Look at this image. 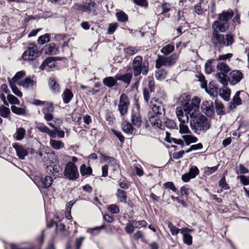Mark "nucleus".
Returning a JSON list of instances; mask_svg holds the SVG:
<instances>
[{"label":"nucleus","mask_w":249,"mask_h":249,"mask_svg":"<svg viewBox=\"0 0 249 249\" xmlns=\"http://www.w3.org/2000/svg\"><path fill=\"white\" fill-rule=\"evenodd\" d=\"M192 108L188 111L191 129L198 135L201 132H206L211 127L210 122L205 116L198 112L199 107L195 106Z\"/></svg>","instance_id":"obj_1"},{"label":"nucleus","mask_w":249,"mask_h":249,"mask_svg":"<svg viewBox=\"0 0 249 249\" xmlns=\"http://www.w3.org/2000/svg\"><path fill=\"white\" fill-rule=\"evenodd\" d=\"M212 42L215 48H220L224 46H231L234 42V36L231 33L226 35L220 34L218 31H213Z\"/></svg>","instance_id":"obj_2"},{"label":"nucleus","mask_w":249,"mask_h":249,"mask_svg":"<svg viewBox=\"0 0 249 249\" xmlns=\"http://www.w3.org/2000/svg\"><path fill=\"white\" fill-rule=\"evenodd\" d=\"M132 69L135 77H137L142 74L146 75L149 71V62L141 55L136 56L132 62Z\"/></svg>","instance_id":"obj_3"},{"label":"nucleus","mask_w":249,"mask_h":249,"mask_svg":"<svg viewBox=\"0 0 249 249\" xmlns=\"http://www.w3.org/2000/svg\"><path fill=\"white\" fill-rule=\"evenodd\" d=\"M190 98V96L186 93L182 94L178 98V101L181 103L184 111H187V113H189L188 111L191 110L195 106L198 107H199L200 100L199 98L195 97L191 101Z\"/></svg>","instance_id":"obj_4"},{"label":"nucleus","mask_w":249,"mask_h":249,"mask_svg":"<svg viewBox=\"0 0 249 249\" xmlns=\"http://www.w3.org/2000/svg\"><path fill=\"white\" fill-rule=\"evenodd\" d=\"M217 72L216 74V77L219 82L224 86L228 85L227 79L228 73L230 71L229 66L224 62H218L216 65Z\"/></svg>","instance_id":"obj_5"},{"label":"nucleus","mask_w":249,"mask_h":249,"mask_svg":"<svg viewBox=\"0 0 249 249\" xmlns=\"http://www.w3.org/2000/svg\"><path fill=\"white\" fill-rule=\"evenodd\" d=\"M178 58V55L176 53H173L168 57L159 55L156 61V68L160 69L162 66L170 67L176 64Z\"/></svg>","instance_id":"obj_6"},{"label":"nucleus","mask_w":249,"mask_h":249,"mask_svg":"<svg viewBox=\"0 0 249 249\" xmlns=\"http://www.w3.org/2000/svg\"><path fill=\"white\" fill-rule=\"evenodd\" d=\"M63 174L64 177L70 180H75L79 177L77 167L71 161L66 164Z\"/></svg>","instance_id":"obj_7"},{"label":"nucleus","mask_w":249,"mask_h":249,"mask_svg":"<svg viewBox=\"0 0 249 249\" xmlns=\"http://www.w3.org/2000/svg\"><path fill=\"white\" fill-rule=\"evenodd\" d=\"M34 181L39 188L48 189L53 184V179L51 176H46L44 177L36 176Z\"/></svg>","instance_id":"obj_8"},{"label":"nucleus","mask_w":249,"mask_h":249,"mask_svg":"<svg viewBox=\"0 0 249 249\" xmlns=\"http://www.w3.org/2000/svg\"><path fill=\"white\" fill-rule=\"evenodd\" d=\"M39 55V52L37 50L36 46L35 43H30L27 49L23 53L22 58L23 60H34Z\"/></svg>","instance_id":"obj_9"},{"label":"nucleus","mask_w":249,"mask_h":249,"mask_svg":"<svg viewBox=\"0 0 249 249\" xmlns=\"http://www.w3.org/2000/svg\"><path fill=\"white\" fill-rule=\"evenodd\" d=\"M130 102L128 98L125 94H122L119 99L118 110L122 116H124L127 113Z\"/></svg>","instance_id":"obj_10"},{"label":"nucleus","mask_w":249,"mask_h":249,"mask_svg":"<svg viewBox=\"0 0 249 249\" xmlns=\"http://www.w3.org/2000/svg\"><path fill=\"white\" fill-rule=\"evenodd\" d=\"M75 7L78 10L83 12L90 13L96 11V3L92 0L84 2L83 4H77Z\"/></svg>","instance_id":"obj_11"},{"label":"nucleus","mask_w":249,"mask_h":249,"mask_svg":"<svg viewBox=\"0 0 249 249\" xmlns=\"http://www.w3.org/2000/svg\"><path fill=\"white\" fill-rule=\"evenodd\" d=\"M176 113L179 121V124H188L190 119V114L187 113V111H184L181 107L176 108Z\"/></svg>","instance_id":"obj_12"},{"label":"nucleus","mask_w":249,"mask_h":249,"mask_svg":"<svg viewBox=\"0 0 249 249\" xmlns=\"http://www.w3.org/2000/svg\"><path fill=\"white\" fill-rule=\"evenodd\" d=\"M201 109L203 113L208 116L214 114V107L213 102L211 101H203L201 105Z\"/></svg>","instance_id":"obj_13"},{"label":"nucleus","mask_w":249,"mask_h":249,"mask_svg":"<svg viewBox=\"0 0 249 249\" xmlns=\"http://www.w3.org/2000/svg\"><path fill=\"white\" fill-rule=\"evenodd\" d=\"M62 167L57 164L51 165L47 166V172L52 175L54 178L58 177L62 172Z\"/></svg>","instance_id":"obj_14"},{"label":"nucleus","mask_w":249,"mask_h":249,"mask_svg":"<svg viewBox=\"0 0 249 249\" xmlns=\"http://www.w3.org/2000/svg\"><path fill=\"white\" fill-rule=\"evenodd\" d=\"M131 122L134 126L137 128H140L142 124V119L138 109L137 111L134 110L132 111L131 115Z\"/></svg>","instance_id":"obj_15"},{"label":"nucleus","mask_w":249,"mask_h":249,"mask_svg":"<svg viewBox=\"0 0 249 249\" xmlns=\"http://www.w3.org/2000/svg\"><path fill=\"white\" fill-rule=\"evenodd\" d=\"M230 23L222 21L219 19L213 22L212 25V28L213 30L219 31L220 32H225L229 28Z\"/></svg>","instance_id":"obj_16"},{"label":"nucleus","mask_w":249,"mask_h":249,"mask_svg":"<svg viewBox=\"0 0 249 249\" xmlns=\"http://www.w3.org/2000/svg\"><path fill=\"white\" fill-rule=\"evenodd\" d=\"M230 83L234 85L239 83L243 78V73L239 71L234 70L230 73Z\"/></svg>","instance_id":"obj_17"},{"label":"nucleus","mask_w":249,"mask_h":249,"mask_svg":"<svg viewBox=\"0 0 249 249\" xmlns=\"http://www.w3.org/2000/svg\"><path fill=\"white\" fill-rule=\"evenodd\" d=\"M13 147L15 149L17 155L21 160L24 159L25 157L28 155L27 149L24 148L22 145H19L18 143L13 144Z\"/></svg>","instance_id":"obj_18"},{"label":"nucleus","mask_w":249,"mask_h":249,"mask_svg":"<svg viewBox=\"0 0 249 249\" xmlns=\"http://www.w3.org/2000/svg\"><path fill=\"white\" fill-rule=\"evenodd\" d=\"M234 16L233 11H223L222 13L218 14V19L229 23V20Z\"/></svg>","instance_id":"obj_19"},{"label":"nucleus","mask_w":249,"mask_h":249,"mask_svg":"<svg viewBox=\"0 0 249 249\" xmlns=\"http://www.w3.org/2000/svg\"><path fill=\"white\" fill-rule=\"evenodd\" d=\"M133 74L132 73H127L124 74H117L115 78L117 80L122 81L127 85H129L131 82Z\"/></svg>","instance_id":"obj_20"},{"label":"nucleus","mask_w":249,"mask_h":249,"mask_svg":"<svg viewBox=\"0 0 249 249\" xmlns=\"http://www.w3.org/2000/svg\"><path fill=\"white\" fill-rule=\"evenodd\" d=\"M132 125L129 121H125L122 125L123 131L128 135H133L135 128Z\"/></svg>","instance_id":"obj_21"},{"label":"nucleus","mask_w":249,"mask_h":249,"mask_svg":"<svg viewBox=\"0 0 249 249\" xmlns=\"http://www.w3.org/2000/svg\"><path fill=\"white\" fill-rule=\"evenodd\" d=\"M18 84L25 89H28L32 88L34 85H35L36 82L31 78L30 77H27L24 80L20 81Z\"/></svg>","instance_id":"obj_22"},{"label":"nucleus","mask_w":249,"mask_h":249,"mask_svg":"<svg viewBox=\"0 0 249 249\" xmlns=\"http://www.w3.org/2000/svg\"><path fill=\"white\" fill-rule=\"evenodd\" d=\"M44 50L46 54L55 55L56 54L58 49L56 47L54 43H51L45 46Z\"/></svg>","instance_id":"obj_23"},{"label":"nucleus","mask_w":249,"mask_h":249,"mask_svg":"<svg viewBox=\"0 0 249 249\" xmlns=\"http://www.w3.org/2000/svg\"><path fill=\"white\" fill-rule=\"evenodd\" d=\"M117 80L115 77L114 78L111 76L107 77L103 79V83L107 87L112 88L117 84Z\"/></svg>","instance_id":"obj_24"},{"label":"nucleus","mask_w":249,"mask_h":249,"mask_svg":"<svg viewBox=\"0 0 249 249\" xmlns=\"http://www.w3.org/2000/svg\"><path fill=\"white\" fill-rule=\"evenodd\" d=\"M49 87L52 90L56 93L59 92V86L55 78H50L49 80Z\"/></svg>","instance_id":"obj_25"},{"label":"nucleus","mask_w":249,"mask_h":249,"mask_svg":"<svg viewBox=\"0 0 249 249\" xmlns=\"http://www.w3.org/2000/svg\"><path fill=\"white\" fill-rule=\"evenodd\" d=\"M63 102L65 104H68L73 98V94L70 89H66L62 94Z\"/></svg>","instance_id":"obj_26"},{"label":"nucleus","mask_w":249,"mask_h":249,"mask_svg":"<svg viewBox=\"0 0 249 249\" xmlns=\"http://www.w3.org/2000/svg\"><path fill=\"white\" fill-rule=\"evenodd\" d=\"M215 61V59H209L205 64V71L206 73L210 74L214 70V65L213 63Z\"/></svg>","instance_id":"obj_27"},{"label":"nucleus","mask_w":249,"mask_h":249,"mask_svg":"<svg viewBox=\"0 0 249 249\" xmlns=\"http://www.w3.org/2000/svg\"><path fill=\"white\" fill-rule=\"evenodd\" d=\"M54 57H52L47 58L45 60L40 66L39 69L41 70H44L46 66H48L49 68H52L54 66Z\"/></svg>","instance_id":"obj_28"},{"label":"nucleus","mask_w":249,"mask_h":249,"mask_svg":"<svg viewBox=\"0 0 249 249\" xmlns=\"http://www.w3.org/2000/svg\"><path fill=\"white\" fill-rule=\"evenodd\" d=\"M25 133L26 130L24 128H18L14 135V138L17 141H21L24 138Z\"/></svg>","instance_id":"obj_29"},{"label":"nucleus","mask_w":249,"mask_h":249,"mask_svg":"<svg viewBox=\"0 0 249 249\" xmlns=\"http://www.w3.org/2000/svg\"><path fill=\"white\" fill-rule=\"evenodd\" d=\"M116 196L119 202L124 203L126 202L127 196L124 191L118 189L117 191Z\"/></svg>","instance_id":"obj_30"},{"label":"nucleus","mask_w":249,"mask_h":249,"mask_svg":"<svg viewBox=\"0 0 249 249\" xmlns=\"http://www.w3.org/2000/svg\"><path fill=\"white\" fill-rule=\"evenodd\" d=\"M182 139L184 141L187 145H190L191 143L196 142L198 139L197 138L191 134H185L182 136Z\"/></svg>","instance_id":"obj_31"},{"label":"nucleus","mask_w":249,"mask_h":249,"mask_svg":"<svg viewBox=\"0 0 249 249\" xmlns=\"http://www.w3.org/2000/svg\"><path fill=\"white\" fill-rule=\"evenodd\" d=\"M50 144L53 148L56 150H59L64 147V143L61 141L51 139L50 141Z\"/></svg>","instance_id":"obj_32"},{"label":"nucleus","mask_w":249,"mask_h":249,"mask_svg":"<svg viewBox=\"0 0 249 249\" xmlns=\"http://www.w3.org/2000/svg\"><path fill=\"white\" fill-rule=\"evenodd\" d=\"M161 116H156L154 115H152L149 114V118H150L152 119H153L155 118L154 120H150L151 122V124L152 125L158 127V128H161L162 126V124H161V121L160 119V117Z\"/></svg>","instance_id":"obj_33"},{"label":"nucleus","mask_w":249,"mask_h":249,"mask_svg":"<svg viewBox=\"0 0 249 249\" xmlns=\"http://www.w3.org/2000/svg\"><path fill=\"white\" fill-rule=\"evenodd\" d=\"M80 171L82 176H89L92 174V170L91 167H87L83 164L80 166Z\"/></svg>","instance_id":"obj_34"},{"label":"nucleus","mask_w":249,"mask_h":249,"mask_svg":"<svg viewBox=\"0 0 249 249\" xmlns=\"http://www.w3.org/2000/svg\"><path fill=\"white\" fill-rule=\"evenodd\" d=\"M174 50V46L169 44L163 47L160 50V52L165 55H168L171 53Z\"/></svg>","instance_id":"obj_35"},{"label":"nucleus","mask_w":249,"mask_h":249,"mask_svg":"<svg viewBox=\"0 0 249 249\" xmlns=\"http://www.w3.org/2000/svg\"><path fill=\"white\" fill-rule=\"evenodd\" d=\"M105 161H106L109 166H112L114 169L119 167L118 160L114 158L106 157L105 158Z\"/></svg>","instance_id":"obj_36"},{"label":"nucleus","mask_w":249,"mask_h":249,"mask_svg":"<svg viewBox=\"0 0 249 249\" xmlns=\"http://www.w3.org/2000/svg\"><path fill=\"white\" fill-rule=\"evenodd\" d=\"M11 110L13 113L18 115H25L26 112V107H18L15 106H11Z\"/></svg>","instance_id":"obj_37"},{"label":"nucleus","mask_w":249,"mask_h":249,"mask_svg":"<svg viewBox=\"0 0 249 249\" xmlns=\"http://www.w3.org/2000/svg\"><path fill=\"white\" fill-rule=\"evenodd\" d=\"M164 110L162 107L156 105H153L152 107V110L156 116H161Z\"/></svg>","instance_id":"obj_38"},{"label":"nucleus","mask_w":249,"mask_h":249,"mask_svg":"<svg viewBox=\"0 0 249 249\" xmlns=\"http://www.w3.org/2000/svg\"><path fill=\"white\" fill-rule=\"evenodd\" d=\"M139 49L134 46H129L124 49V53L129 55H133L139 51Z\"/></svg>","instance_id":"obj_39"},{"label":"nucleus","mask_w":249,"mask_h":249,"mask_svg":"<svg viewBox=\"0 0 249 249\" xmlns=\"http://www.w3.org/2000/svg\"><path fill=\"white\" fill-rule=\"evenodd\" d=\"M167 72L163 69H160L155 72V76L159 80L164 79L167 75Z\"/></svg>","instance_id":"obj_40"},{"label":"nucleus","mask_w":249,"mask_h":249,"mask_svg":"<svg viewBox=\"0 0 249 249\" xmlns=\"http://www.w3.org/2000/svg\"><path fill=\"white\" fill-rule=\"evenodd\" d=\"M187 124H179V132L181 134H191L192 132L190 130Z\"/></svg>","instance_id":"obj_41"},{"label":"nucleus","mask_w":249,"mask_h":249,"mask_svg":"<svg viewBox=\"0 0 249 249\" xmlns=\"http://www.w3.org/2000/svg\"><path fill=\"white\" fill-rule=\"evenodd\" d=\"M116 16L119 21L124 22L128 20L127 15L122 11L117 12Z\"/></svg>","instance_id":"obj_42"},{"label":"nucleus","mask_w":249,"mask_h":249,"mask_svg":"<svg viewBox=\"0 0 249 249\" xmlns=\"http://www.w3.org/2000/svg\"><path fill=\"white\" fill-rule=\"evenodd\" d=\"M10 113V109L3 106H0V116L3 118H7Z\"/></svg>","instance_id":"obj_43"},{"label":"nucleus","mask_w":249,"mask_h":249,"mask_svg":"<svg viewBox=\"0 0 249 249\" xmlns=\"http://www.w3.org/2000/svg\"><path fill=\"white\" fill-rule=\"evenodd\" d=\"M215 105L217 114L218 115L224 114V112L223 111L224 106L222 103L216 100L215 101Z\"/></svg>","instance_id":"obj_44"},{"label":"nucleus","mask_w":249,"mask_h":249,"mask_svg":"<svg viewBox=\"0 0 249 249\" xmlns=\"http://www.w3.org/2000/svg\"><path fill=\"white\" fill-rule=\"evenodd\" d=\"M50 36L49 34H46L44 35L40 36L37 40V41L40 44H44L47 42L50 41Z\"/></svg>","instance_id":"obj_45"},{"label":"nucleus","mask_w":249,"mask_h":249,"mask_svg":"<svg viewBox=\"0 0 249 249\" xmlns=\"http://www.w3.org/2000/svg\"><path fill=\"white\" fill-rule=\"evenodd\" d=\"M168 227L171 233L173 235H177L179 232L180 229L177 228L170 222H168Z\"/></svg>","instance_id":"obj_46"},{"label":"nucleus","mask_w":249,"mask_h":249,"mask_svg":"<svg viewBox=\"0 0 249 249\" xmlns=\"http://www.w3.org/2000/svg\"><path fill=\"white\" fill-rule=\"evenodd\" d=\"M132 223L134 224L135 228L137 229H140L142 227H146L147 225V222L144 220L140 221L132 220Z\"/></svg>","instance_id":"obj_47"},{"label":"nucleus","mask_w":249,"mask_h":249,"mask_svg":"<svg viewBox=\"0 0 249 249\" xmlns=\"http://www.w3.org/2000/svg\"><path fill=\"white\" fill-rule=\"evenodd\" d=\"M10 88L12 90V92L16 95L18 97H21L22 96V92L18 89L17 86L12 84L11 81L9 82Z\"/></svg>","instance_id":"obj_48"},{"label":"nucleus","mask_w":249,"mask_h":249,"mask_svg":"<svg viewBox=\"0 0 249 249\" xmlns=\"http://www.w3.org/2000/svg\"><path fill=\"white\" fill-rule=\"evenodd\" d=\"M199 173V171L198 168L196 166H193L190 168L188 174L194 178L198 175Z\"/></svg>","instance_id":"obj_49"},{"label":"nucleus","mask_w":249,"mask_h":249,"mask_svg":"<svg viewBox=\"0 0 249 249\" xmlns=\"http://www.w3.org/2000/svg\"><path fill=\"white\" fill-rule=\"evenodd\" d=\"M7 100L11 104L19 105V101L18 99L12 94H8Z\"/></svg>","instance_id":"obj_50"},{"label":"nucleus","mask_w":249,"mask_h":249,"mask_svg":"<svg viewBox=\"0 0 249 249\" xmlns=\"http://www.w3.org/2000/svg\"><path fill=\"white\" fill-rule=\"evenodd\" d=\"M193 237L192 235L189 233L187 234H184L183 236V240L184 244L190 246L192 244Z\"/></svg>","instance_id":"obj_51"},{"label":"nucleus","mask_w":249,"mask_h":249,"mask_svg":"<svg viewBox=\"0 0 249 249\" xmlns=\"http://www.w3.org/2000/svg\"><path fill=\"white\" fill-rule=\"evenodd\" d=\"M105 228V225H103L99 227H94L89 229L88 231L93 235H96L100 232V231Z\"/></svg>","instance_id":"obj_52"},{"label":"nucleus","mask_w":249,"mask_h":249,"mask_svg":"<svg viewBox=\"0 0 249 249\" xmlns=\"http://www.w3.org/2000/svg\"><path fill=\"white\" fill-rule=\"evenodd\" d=\"M197 77L198 78V81L202 83L201 87L202 89H205V90L207 91V81L205 80V76L202 74H200L199 75L197 76Z\"/></svg>","instance_id":"obj_53"},{"label":"nucleus","mask_w":249,"mask_h":249,"mask_svg":"<svg viewBox=\"0 0 249 249\" xmlns=\"http://www.w3.org/2000/svg\"><path fill=\"white\" fill-rule=\"evenodd\" d=\"M25 75V72L23 71H21L17 72L15 76L12 78V80L14 82H16L20 79Z\"/></svg>","instance_id":"obj_54"},{"label":"nucleus","mask_w":249,"mask_h":249,"mask_svg":"<svg viewBox=\"0 0 249 249\" xmlns=\"http://www.w3.org/2000/svg\"><path fill=\"white\" fill-rule=\"evenodd\" d=\"M135 226L134 224L127 223L124 228L125 231L128 234H131L135 230Z\"/></svg>","instance_id":"obj_55"},{"label":"nucleus","mask_w":249,"mask_h":249,"mask_svg":"<svg viewBox=\"0 0 249 249\" xmlns=\"http://www.w3.org/2000/svg\"><path fill=\"white\" fill-rule=\"evenodd\" d=\"M108 210L113 214H117L120 212L118 207L116 204H111L108 206Z\"/></svg>","instance_id":"obj_56"},{"label":"nucleus","mask_w":249,"mask_h":249,"mask_svg":"<svg viewBox=\"0 0 249 249\" xmlns=\"http://www.w3.org/2000/svg\"><path fill=\"white\" fill-rule=\"evenodd\" d=\"M54 111V107L53 104H50L46 105L42 109L43 113H52Z\"/></svg>","instance_id":"obj_57"},{"label":"nucleus","mask_w":249,"mask_h":249,"mask_svg":"<svg viewBox=\"0 0 249 249\" xmlns=\"http://www.w3.org/2000/svg\"><path fill=\"white\" fill-rule=\"evenodd\" d=\"M164 124L165 126L169 128L174 129L177 127L176 123L172 120L167 119L164 122Z\"/></svg>","instance_id":"obj_58"},{"label":"nucleus","mask_w":249,"mask_h":249,"mask_svg":"<svg viewBox=\"0 0 249 249\" xmlns=\"http://www.w3.org/2000/svg\"><path fill=\"white\" fill-rule=\"evenodd\" d=\"M240 91H238L236 92L235 95L233 97L232 102L236 104L237 106H239L241 104V100L239 97Z\"/></svg>","instance_id":"obj_59"},{"label":"nucleus","mask_w":249,"mask_h":249,"mask_svg":"<svg viewBox=\"0 0 249 249\" xmlns=\"http://www.w3.org/2000/svg\"><path fill=\"white\" fill-rule=\"evenodd\" d=\"M112 132L114 135L119 139L121 143H124V137L122 135V133L116 130H112Z\"/></svg>","instance_id":"obj_60"},{"label":"nucleus","mask_w":249,"mask_h":249,"mask_svg":"<svg viewBox=\"0 0 249 249\" xmlns=\"http://www.w3.org/2000/svg\"><path fill=\"white\" fill-rule=\"evenodd\" d=\"M219 186L224 190H228L230 189V187L228 184L226 183L225 178L222 177V178L219 181Z\"/></svg>","instance_id":"obj_61"},{"label":"nucleus","mask_w":249,"mask_h":249,"mask_svg":"<svg viewBox=\"0 0 249 249\" xmlns=\"http://www.w3.org/2000/svg\"><path fill=\"white\" fill-rule=\"evenodd\" d=\"M232 56V54L230 53H227L226 54L219 55L215 61L226 60L227 59H230Z\"/></svg>","instance_id":"obj_62"},{"label":"nucleus","mask_w":249,"mask_h":249,"mask_svg":"<svg viewBox=\"0 0 249 249\" xmlns=\"http://www.w3.org/2000/svg\"><path fill=\"white\" fill-rule=\"evenodd\" d=\"M118 26V25L117 23L110 24L107 30L108 33L109 34H112L115 32Z\"/></svg>","instance_id":"obj_63"},{"label":"nucleus","mask_w":249,"mask_h":249,"mask_svg":"<svg viewBox=\"0 0 249 249\" xmlns=\"http://www.w3.org/2000/svg\"><path fill=\"white\" fill-rule=\"evenodd\" d=\"M164 186L166 188L171 189L172 191H173L174 192H175L177 190L175 186L174 183L171 181H169V182L165 183L164 184Z\"/></svg>","instance_id":"obj_64"}]
</instances>
